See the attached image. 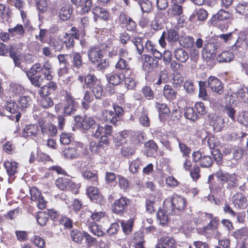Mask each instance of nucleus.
Returning <instances> with one entry per match:
<instances>
[{
  "label": "nucleus",
  "instance_id": "1",
  "mask_svg": "<svg viewBox=\"0 0 248 248\" xmlns=\"http://www.w3.org/2000/svg\"><path fill=\"white\" fill-rule=\"evenodd\" d=\"M216 176L218 181L222 185V186H215L212 187V189H215L217 192H220L224 186L227 189L232 190L238 186V179L237 175L235 173H230L219 170L216 172Z\"/></svg>",
  "mask_w": 248,
  "mask_h": 248
},
{
  "label": "nucleus",
  "instance_id": "2",
  "mask_svg": "<svg viewBox=\"0 0 248 248\" xmlns=\"http://www.w3.org/2000/svg\"><path fill=\"white\" fill-rule=\"evenodd\" d=\"M120 40L121 43L123 44H127L132 43L137 48L139 54H141L144 51V35L141 33H133L129 34L126 32L120 34Z\"/></svg>",
  "mask_w": 248,
  "mask_h": 248
},
{
  "label": "nucleus",
  "instance_id": "3",
  "mask_svg": "<svg viewBox=\"0 0 248 248\" xmlns=\"http://www.w3.org/2000/svg\"><path fill=\"white\" fill-rule=\"evenodd\" d=\"M186 200L177 194L168 197L164 202V207L170 214H175L176 210L182 211L186 207Z\"/></svg>",
  "mask_w": 248,
  "mask_h": 248
},
{
  "label": "nucleus",
  "instance_id": "4",
  "mask_svg": "<svg viewBox=\"0 0 248 248\" xmlns=\"http://www.w3.org/2000/svg\"><path fill=\"white\" fill-rule=\"evenodd\" d=\"M217 45L214 43L206 44L202 51L203 58L206 62L212 61L214 60L217 53Z\"/></svg>",
  "mask_w": 248,
  "mask_h": 248
},
{
  "label": "nucleus",
  "instance_id": "5",
  "mask_svg": "<svg viewBox=\"0 0 248 248\" xmlns=\"http://www.w3.org/2000/svg\"><path fill=\"white\" fill-rule=\"evenodd\" d=\"M192 157L195 161H199L201 166L203 168H209L214 162V160L211 155H202L200 151L193 153Z\"/></svg>",
  "mask_w": 248,
  "mask_h": 248
},
{
  "label": "nucleus",
  "instance_id": "6",
  "mask_svg": "<svg viewBox=\"0 0 248 248\" xmlns=\"http://www.w3.org/2000/svg\"><path fill=\"white\" fill-rule=\"evenodd\" d=\"M207 85L210 90L221 94L223 93V85L222 82L217 78L214 76H210L207 79Z\"/></svg>",
  "mask_w": 248,
  "mask_h": 248
},
{
  "label": "nucleus",
  "instance_id": "7",
  "mask_svg": "<svg viewBox=\"0 0 248 248\" xmlns=\"http://www.w3.org/2000/svg\"><path fill=\"white\" fill-rule=\"evenodd\" d=\"M76 121L79 123L78 125L84 130L90 128H94L97 124L93 119L90 117L85 116L83 118L80 117H76Z\"/></svg>",
  "mask_w": 248,
  "mask_h": 248
},
{
  "label": "nucleus",
  "instance_id": "8",
  "mask_svg": "<svg viewBox=\"0 0 248 248\" xmlns=\"http://www.w3.org/2000/svg\"><path fill=\"white\" fill-rule=\"evenodd\" d=\"M86 194L93 202L102 203L104 201L103 196L99 193L98 189L95 186H91L86 189Z\"/></svg>",
  "mask_w": 248,
  "mask_h": 248
},
{
  "label": "nucleus",
  "instance_id": "9",
  "mask_svg": "<svg viewBox=\"0 0 248 248\" xmlns=\"http://www.w3.org/2000/svg\"><path fill=\"white\" fill-rule=\"evenodd\" d=\"M232 203L236 208L244 209L248 206V201L246 196L241 193H236L232 197Z\"/></svg>",
  "mask_w": 248,
  "mask_h": 248
},
{
  "label": "nucleus",
  "instance_id": "10",
  "mask_svg": "<svg viewBox=\"0 0 248 248\" xmlns=\"http://www.w3.org/2000/svg\"><path fill=\"white\" fill-rule=\"evenodd\" d=\"M129 203V200L125 197H121L116 200L112 206V210L116 214L123 213Z\"/></svg>",
  "mask_w": 248,
  "mask_h": 248
},
{
  "label": "nucleus",
  "instance_id": "11",
  "mask_svg": "<svg viewBox=\"0 0 248 248\" xmlns=\"http://www.w3.org/2000/svg\"><path fill=\"white\" fill-rule=\"evenodd\" d=\"M55 184L57 187L62 190H72L76 187L75 183L66 178H59Z\"/></svg>",
  "mask_w": 248,
  "mask_h": 248
},
{
  "label": "nucleus",
  "instance_id": "12",
  "mask_svg": "<svg viewBox=\"0 0 248 248\" xmlns=\"http://www.w3.org/2000/svg\"><path fill=\"white\" fill-rule=\"evenodd\" d=\"M71 1L80 10L82 14L88 13L92 7V0H71Z\"/></svg>",
  "mask_w": 248,
  "mask_h": 248
},
{
  "label": "nucleus",
  "instance_id": "13",
  "mask_svg": "<svg viewBox=\"0 0 248 248\" xmlns=\"http://www.w3.org/2000/svg\"><path fill=\"white\" fill-rule=\"evenodd\" d=\"M65 99L66 104L63 108L64 114L65 115H72L76 110L77 104L72 96L69 94L66 95Z\"/></svg>",
  "mask_w": 248,
  "mask_h": 248
},
{
  "label": "nucleus",
  "instance_id": "14",
  "mask_svg": "<svg viewBox=\"0 0 248 248\" xmlns=\"http://www.w3.org/2000/svg\"><path fill=\"white\" fill-rule=\"evenodd\" d=\"M244 46H248L247 34L245 32H240L235 43L231 46V49L235 51Z\"/></svg>",
  "mask_w": 248,
  "mask_h": 248
},
{
  "label": "nucleus",
  "instance_id": "15",
  "mask_svg": "<svg viewBox=\"0 0 248 248\" xmlns=\"http://www.w3.org/2000/svg\"><path fill=\"white\" fill-rule=\"evenodd\" d=\"M88 55L89 59L93 63L98 62L103 57L101 50L97 47L89 49L88 51Z\"/></svg>",
  "mask_w": 248,
  "mask_h": 248
},
{
  "label": "nucleus",
  "instance_id": "16",
  "mask_svg": "<svg viewBox=\"0 0 248 248\" xmlns=\"http://www.w3.org/2000/svg\"><path fill=\"white\" fill-rule=\"evenodd\" d=\"M62 155L67 159H73L78 157L79 153L76 146L67 147L62 149Z\"/></svg>",
  "mask_w": 248,
  "mask_h": 248
},
{
  "label": "nucleus",
  "instance_id": "17",
  "mask_svg": "<svg viewBox=\"0 0 248 248\" xmlns=\"http://www.w3.org/2000/svg\"><path fill=\"white\" fill-rule=\"evenodd\" d=\"M97 125V128L94 133H93V136L95 138H99L100 137L105 135H111L112 131V127L108 124H105L104 126Z\"/></svg>",
  "mask_w": 248,
  "mask_h": 248
},
{
  "label": "nucleus",
  "instance_id": "18",
  "mask_svg": "<svg viewBox=\"0 0 248 248\" xmlns=\"http://www.w3.org/2000/svg\"><path fill=\"white\" fill-rule=\"evenodd\" d=\"M39 128L37 124H31L26 125L22 131L23 137H36Z\"/></svg>",
  "mask_w": 248,
  "mask_h": 248
},
{
  "label": "nucleus",
  "instance_id": "19",
  "mask_svg": "<svg viewBox=\"0 0 248 248\" xmlns=\"http://www.w3.org/2000/svg\"><path fill=\"white\" fill-rule=\"evenodd\" d=\"M106 77L110 84L116 86L120 84L124 80V75L119 73H112L107 75Z\"/></svg>",
  "mask_w": 248,
  "mask_h": 248
},
{
  "label": "nucleus",
  "instance_id": "20",
  "mask_svg": "<svg viewBox=\"0 0 248 248\" xmlns=\"http://www.w3.org/2000/svg\"><path fill=\"white\" fill-rule=\"evenodd\" d=\"M144 147V154L147 156H152L158 150V146L153 140H149L145 142Z\"/></svg>",
  "mask_w": 248,
  "mask_h": 248
},
{
  "label": "nucleus",
  "instance_id": "21",
  "mask_svg": "<svg viewBox=\"0 0 248 248\" xmlns=\"http://www.w3.org/2000/svg\"><path fill=\"white\" fill-rule=\"evenodd\" d=\"M92 13L94 15V20L96 21L97 18L106 20L108 16V12L103 8L100 7H94L92 9Z\"/></svg>",
  "mask_w": 248,
  "mask_h": 248
},
{
  "label": "nucleus",
  "instance_id": "22",
  "mask_svg": "<svg viewBox=\"0 0 248 248\" xmlns=\"http://www.w3.org/2000/svg\"><path fill=\"white\" fill-rule=\"evenodd\" d=\"M231 17V14L224 10H220L218 13L213 16L214 20H217V24H220V22L225 21L230 19Z\"/></svg>",
  "mask_w": 248,
  "mask_h": 248
},
{
  "label": "nucleus",
  "instance_id": "23",
  "mask_svg": "<svg viewBox=\"0 0 248 248\" xmlns=\"http://www.w3.org/2000/svg\"><path fill=\"white\" fill-rule=\"evenodd\" d=\"M163 95L169 101H172L176 98L177 93L170 85L166 84L163 88Z\"/></svg>",
  "mask_w": 248,
  "mask_h": 248
},
{
  "label": "nucleus",
  "instance_id": "24",
  "mask_svg": "<svg viewBox=\"0 0 248 248\" xmlns=\"http://www.w3.org/2000/svg\"><path fill=\"white\" fill-rule=\"evenodd\" d=\"M235 95L240 101L248 104V88L247 87L240 89L237 93L231 95L230 97H234Z\"/></svg>",
  "mask_w": 248,
  "mask_h": 248
},
{
  "label": "nucleus",
  "instance_id": "25",
  "mask_svg": "<svg viewBox=\"0 0 248 248\" xmlns=\"http://www.w3.org/2000/svg\"><path fill=\"white\" fill-rule=\"evenodd\" d=\"M51 69L52 66L50 63L48 61L45 62L43 64L41 73L47 80H51L53 79V75Z\"/></svg>",
  "mask_w": 248,
  "mask_h": 248
},
{
  "label": "nucleus",
  "instance_id": "26",
  "mask_svg": "<svg viewBox=\"0 0 248 248\" xmlns=\"http://www.w3.org/2000/svg\"><path fill=\"white\" fill-rule=\"evenodd\" d=\"M144 65L149 71L157 68L159 65L158 61L150 55H145Z\"/></svg>",
  "mask_w": 248,
  "mask_h": 248
},
{
  "label": "nucleus",
  "instance_id": "27",
  "mask_svg": "<svg viewBox=\"0 0 248 248\" xmlns=\"http://www.w3.org/2000/svg\"><path fill=\"white\" fill-rule=\"evenodd\" d=\"M102 119L106 122H109L115 124L117 122L115 114L111 110H103L102 113Z\"/></svg>",
  "mask_w": 248,
  "mask_h": 248
},
{
  "label": "nucleus",
  "instance_id": "28",
  "mask_svg": "<svg viewBox=\"0 0 248 248\" xmlns=\"http://www.w3.org/2000/svg\"><path fill=\"white\" fill-rule=\"evenodd\" d=\"M211 124L213 126L214 130L220 131L224 125L223 118L221 116H215L212 117Z\"/></svg>",
  "mask_w": 248,
  "mask_h": 248
},
{
  "label": "nucleus",
  "instance_id": "29",
  "mask_svg": "<svg viewBox=\"0 0 248 248\" xmlns=\"http://www.w3.org/2000/svg\"><path fill=\"white\" fill-rule=\"evenodd\" d=\"M174 240L169 236L162 237L156 248H173Z\"/></svg>",
  "mask_w": 248,
  "mask_h": 248
},
{
  "label": "nucleus",
  "instance_id": "30",
  "mask_svg": "<svg viewBox=\"0 0 248 248\" xmlns=\"http://www.w3.org/2000/svg\"><path fill=\"white\" fill-rule=\"evenodd\" d=\"M174 56L176 59L181 62H185L188 59L187 53L183 48H179L175 50Z\"/></svg>",
  "mask_w": 248,
  "mask_h": 248
},
{
  "label": "nucleus",
  "instance_id": "31",
  "mask_svg": "<svg viewBox=\"0 0 248 248\" xmlns=\"http://www.w3.org/2000/svg\"><path fill=\"white\" fill-rule=\"evenodd\" d=\"M72 240L78 244H81L85 237V232L78 230H73L70 232Z\"/></svg>",
  "mask_w": 248,
  "mask_h": 248
},
{
  "label": "nucleus",
  "instance_id": "32",
  "mask_svg": "<svg viewBox=\"0 0 248 248\" xmlns=\"http://www.w3.org/2000/svg\"><path fill=\"white\" fill-rule=\"evenodd\" d=\"M4 166L10 176L14 175L17 171V163L16 162L6 161L4 163Z\"/></svg>",
  "mask_w": 248,
  "mask_h": 248
},
{
  "label": "nucleus",
  "instance_id": "33",
  "mask_svg": "<svg viewBox=\"0 0 248 248\" xmlns=\"http://www.w3.org/2000/svg\"><path fill=\"white\" fill-rule=\"evenodd\" d=\"M233 54L228 51H223L217 56V61L219 62H229L233 59Z\"/></svg>",
  "mask_w": 248,
  "mask_h": 248
},
{
  "label": "nucleus",
  "instance_id": "34",
  "mask_svg": "<svg viewBox=\"0 0 248 248\" xmlns=\"http://www.w3.org/2000/svg\"><path fill=\"white\" fill-rule=\"evenodd\" d=\"M184 116L186 118L191 121H195L199 118L194 108L192 107H187L185 108Z\"/></svg>",
  "mask_w": 248,
  "mask_h": 248
},
{
  "label": "nucleus",
  "instance_id": "35",
  "mask_svg": "<svg viewBox=\"0 0 248 248\" xmlns=\"http://www.w3.org/2000/svg\"><path fill=\"white\" fill-rule=\"evenodd\" d=\"M235 10L239 15H244L246 17H248V3H239L235 7Z\"/></svg>",
  "mask_w": 248,
  "mask_h": 248
},
{
  "label": "nucleus",
  "instance_id": "36",
  "mask_svg": "<svg viewBox=\"0 0 248 248\" xmlns=\"http://www.w3.org/2000/svg\"><path fill=\"white\" fill-rule=\"evenodd\" d=\"M183 12V9L181 5L174 4L171 5L169 9V14L171 16H179Z\"/></svg>",
  "mask_w": 248,
  "mask_h": 248
},
{
  "label": "nucleus",
  "instance_id": "37",
  "mask_svg": "<svg viewBox=\"0 0 248 248\" xmlns=\"http://www.w3.org/2000/svg\"><path fill=\"white\" fill-rule=\"evenodd\" d=\"M99 82L100 81L93 75L88 74L85 77V84L87 87L91 88Z\"/></svg>",
  "mask_w": 248,
  "mask_h": 248
},
{
  "label": "nucleus",
  "instance_id": "38",
  "mask_svg": "<svg viewBox=\"0 0 248 248\" xmlns=\"http://www.w3.org/2000/svg\"><path fill=\"white\" fill-rule=\"evenodd\" d=\"M67 57V55L66 54H59L57 56V59L60 64L63 66V67L60 68V70H62L64 73H66L68 71L67 66L68 65V62Z\"/></svg>",
  "mask_w": 248,
  "mask_h": 248
},
{
  "label": "nucleus",
  "instance_id": "39",
  "mask_svg": "<svg viewBox=\"0 0 248 248\" xmlns=\"http://www.w3.org/2000/svg\"><path fill=\"white\" fill-rule=\"evenodd\" d=\"M71 13L72 10L69 6H63L59 12V16L62 20H67L70 17Z\"/></svg>",
  "mask_w": 248,
  "mask_h": 248
},
{
  "label": "nucleus",
  "instance_id": "40",
  "mask_svg": "<svg viewBox=\"0 0 248 248\" xmlns=\"http://www.w3.org/2000/svg\"><path fill=\"white\" fill-rule=\"evenodd\" d=\"M62 73H63L62 70H59L58 75L60 77V82L61 85L70 86L73 82V78L71 76L64 77L62 76Z\"/></svg>",
  "mask_w": 248,
  "mask_h": 248
},
{
  "label": "nucleus",
  "instance_id": "41",
  "mask_svg": "<svg viewBox=\"0 0 248 248\" xmlns=\"http://www.w3.org/2000/svg\"><path fill=\"white\" fill-rule=\"evenodd\" d=\"M8 31L12 36L16 35L21 36L25 32L23 26L20 24H17L13 28L9 29Z\"/></svg>",
  "mask_w": 248,
  "mask_h": 248
},
{
  "label": "nucleus",
  "instance_id": "42",
  "mask_svg": "<svg viewBox=\"0 0 248 248\" xmlns=\"http://www.w3.org/2000/svg\"><path fill=\"white\" fill-rule=\"evenodd\" d=\"M133 243L135 248H144L143 246L144 242L143 238L141 237V233L137 232L134 234L133 238Z\"/></svg>",
  "mask_w": 248,
  "mask_h": 248
},
{
  "label": "nucleus",
  "instance_id": "43",
  "mask_svg": "<svg viewBox=\"0 0 248 248\" xmlns=\"http://www.w3.org/2000/svg\"><path fill=\"white\" fill-rule=\"evenodd\" d=\"M51 46L55 51H60L63 48V42L61 38L57 37L51 40Z\"/></svg>",
  "mask_w": 248,
  "mask_h": 248
},
{
  "label": "nucleus",
  "instance_id": "44",
  "mask_svg": "<svg viewBox=\"0 0 248 248\" xmlns=\"http://www.w3.org/2000/svg\"><path fill=\"white\" fill-rule=\"evenodd\" d=\"M18 102L22 108H26L31 104V99L29 96H23L20 97Z\"/></svg>",
  "mask_w": 248,
  "mask_h": 248
},
{
  "label": "nucleus",
  "instance_id": "45",
  "mask_svg": "<svg viewBox=\"0 0 248 248\" xmlns=\"http://www.w3.org/2000/svg\"><path fill=\"white\" fill-rule=\"evenodd\" d=\"M183 81V77L180 73L176 72L173 74L172 83L175 88H178L181 86Z\"/></svg>",
  "mask_w": 248,
  "mask_h": 248
},
{
  "label": "nucleus",
  "instance_id": "46",
  "mask_svg": "<svg viewBox=\"0 0 248 248\" xmlns=\"http://www.w3.org/2000/svg\"><path fill=\"white\" fill-rule=\"evenodd\" d=\"M48 219V214L45 212H39L37 215L36 220L41 226L45 225Z\"/></svg>",
  "mask_w": 248,
  "mask_h": 248
},
{
  "label": "nucleus",
  "instance_id": "47",
  "mask_svg": "<svg viewBox=\"0 0 248 248\" xmlns=\"http://www.w3.org/2000/svg\"><path fill=\"white\" fill-rule=\"evenodd\" d=\"M82 176L84 178L93 184L97 181V175L96 174L90 171H83Z\"/></svg>",
  "mask_w": 248,
  "mask_h": 248
},
{
  "label": "nucleus",
  "instance_id": "48",
  "mask_svg": "<svg viewBox=\"0 0 248 248\" xmlns=\"http://www.w3.org/2000/svg\"><path fill=\"white\" fill-rule=\"evenodd\" d=\"M43 67V64L41 65L40 63L34 64L30 70L26 72L27 76L30 78V75H35L37 73H41Z\"/></svg>",
  "mask_w": 248,
  "mask_h": 248
},
{
  "label": "nucleus",
  "instance_id": "49",
  "mask_svg": "<svg viewBox=\"0 0 248 248\" xmlns=\"http://www.w3.org/2000/svg\"><path fill=\"white\" fill-rule=\"evenodd\" d=\"M232 235L237 239H241L243 236L248 237V228H241L234 232Z\"/></svg>",
  "mask_w": 248,
  "mask_h": 248
},
{
  "label": "nucleus",
  "instance_id": "50",
  "mask_svg": "<svg viewBox=\"0 0 248 248\" xmlns=\"http://www.w3.org/2000/svg\"><path fill=\"white\" fill-rule=\"evenodd\" d=\"M115 68L118 70H130L127 62L122 58H119L118 61L116 63Z\"/></svg>",
  "mask_w": 248,
  "mask_h": 248
},
{
  "label": "nucleus",
  "instance_id": "51",
  "mask_svg": "<svg viewBox=\"0 0 248 248\" xmlns=\"http://www.w3.org/2000/svg\"><path fill=\"white\" fill-rule=\"evenodd\" d=\"M4 108L7 111V113L4 115L7 116H9L8 113L15 114L16 113V104L14 102H7Z\"/></svg>",
  "mask_w": 248,
  "mask_h": 248
},
{
  "label": "nucleus",
  "instance_id": "52",
  "mask_svg": "<svg viewBox=\"0 0 248 248\" xmlns=\"http://www.w3.org/2000/svg\"><path fill=\"white\" fill-rule=\"evenodd\" d=\"M91 88L92 89V91L96 99H100L103 93V88L100 85V82Z\"/></svg>",
  "mask_w": 248,
  "mask_h": 248
},
{
  "label": "nucleus",
  "instance_id": "53",
  "mask_svg": "<svg viewBox=\"0 0 248 248\" xmlns=\"http://www.w3.org/2000/svg\"><path fill=\"white\" fill-rule=\"evenodd\" d=\"M224 112L232 122L235 121V114L236 110L232 106L230 105H226L224 109Z\"/></svg>",
  "mask_w": 248,
  "mask_h": 248
},
{
  "label": "nucleus",
  "instance_id": "54",
  "mask_svg": "<svg viewBox=\"0 0 248 248\" xmlns=\"http://www.w3.org/2000/svg\"><path fill=\"white\" fill-rule=\"evenodd\" d=\"M244 149L241 147H234L232 152L233 158L235 160L241 159L244 154Z\"/></svg>",
  "mask_w": 248,
  "mask_h": 248
},
{
  "label": "nucleus",
  "instance_id": "55",
  "mask_svg": "<svg viewBox=\"0 0 248 248\" xmlns=\"http://www.w3.org/2000/svg\"><path fill=\"white\" fill-rule=\"evenodd\" d=\"M82 59L80 54L78 52L74 53L72 61L73 66L79 68L82 66Z\"/></svg>",
  "mask_w": 248,
  "mask_h": 248
},
{
  "label": "nucleus",
  "instance_id": "56",
  "mask_svg": "<svg viewBox=\"0 0 248 248\" xmlns=\"http://www.w3.org/2000/svg\"><path fill=\"white\" fill-rule=\"evenodd\" d=\"M157 218L161 225H165L168 220V216L161 209L159 210L157 213Z\"/></svg>",
  "mask_w": 248,
  "mask_h": 248
},
{
  "label": "nucleus",
  "instance_id": "57",
  "mask_svg": "<svg viewBox=\"0 0 248 248\" xmlns=\"http://www.w3.org/2000/svg\"><path fill=\"white\" fill-rule=\"evenodd\" d=\"M90 230L94 235L98 236H102L104 234V232L101 229V226L95 223L92 224L90 226Z\"/></svg>",
  "mask_w": 248,
  "mask_h": 248
},
{
  "label": "nucleus",
  "instance_id": "58",
  "mask_svg": "<svg viewBox=\"0 0 248 248\" xmlns=\"http://www.w3.org/2000/svg\"><path fill=\"white\" fill-rule=\"evenodd\" d=\"M219 38L223 40V41L229 44L233 43L235 41V38L233 37V34L232 32H230L226 34H221L219 35Z\"/></svg>",
  "mask_w": 248,
  "mask_h": 248
},
{
  "label": "nucleus",
  "instance_id": "59",
  "mask_svg": "<svg viewBox=\"0 0 248 248\" xmlns=\"http://www.w3.org/2000/svg\"><path fill=\"white\" fill-rule=\"evenodd\" d=\"M141 161L139 158L132 160L129 163V170L133 173H136L139 169Z\"/></svg>",
  "mask_w": 248,
  "mask_h": 248
},
{
  "label": "nucleus",
  "instance_id": "60",
  "mask_svg": "<svg viewBox=\"0 0 248 248\" xmlns=\"http://www.w3.org/2000/svg\"><path fill=\"white\" fill-rule=\"evenodd\" d=\"M121 223L123 231L125 233L128 234L131 232L133 226V223L131 220H128L126 221H122Z\"/></svg>",
  "mask_w": 248,
  "mask_h": 248
},
{
  "label": "nucleus",
  "instance_id": "61",
  "mask_svg": "<svg viewBox=\"0 0 248 248\" xmlns=\"http://www.w3.org/2000/svg\"><path fill=\"white\" fill-rule=\"evenodd\" d=\"M142 92L144 97L148 99H153L154 97L153 91L149 86H145L142 89Z\"/></svg>",
  "mask_w": 248,
  "mask_h": 248
},
{
  "label": "nucleus",
  "instance_id": "62",
  "mask_svg": "<svg viewBox=\"0 0 248 248\" xmlns=\"http://www.w3.org/2000/svg\"><path fill=\"white\" fill-rule=\"evenodd\" d=\"M31 199L32 201H37L41 196L40 191L35 187H33L30 189Z\"/></svg>",
  "mask_w": 248,
  "mask_h": 248
},
{
  "label": "nucleus",
  "instance_id": "63",
  "mask_svg": "<svg viewBox=\"0 0 248 248\" xmlns=\"http://www.w3.org/2000/svg\"><path fill=\"white\" fill-rule=\"evenodd\" d=\"M135 152V149L131 146H124L122 148V155L125 157L132 155Z\"/></svg>",
  "mask_w": 248,
  "mask_h": 248
},
{
  "label": "nucleus",
  "instance_id": "64",
  "mask_svg": "<svg viewBox=\"0 0 248 248\" xmlns=\"http://www.w3.org/2000/svg\"><path fill=\"white\" fill-rule=\"evenodd\" d=\"M179 35L175 29H170L168 31L167 37V40L168 41L175 42L177 41Z\"/></svg>",
  "mask_w": 248,
  "mask_h": 248
}]
</instances>
